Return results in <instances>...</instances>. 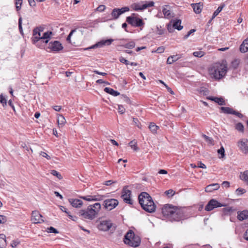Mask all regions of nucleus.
I'll use <instances>...</instances> for the list:
<instances>
[{
    "label": "nucleus",
    "mask_w": 248,
    "mask_h": 248,
    "mask_svg": "<svg viewBox=\"0 0 248 248\" xmlns=\"http://www.w3.org/2000/svg\"><path fill=\"white\" fill-rule=\"evenodd\" d=\"M101 208L98 202L89 205L86 209L80 210L78 215L82 219L92 220L97 216Z\"/></svg>",
    "instance_id": "1"
},
{
    "label": "nucleus",
    "mask_w": 248,
    "mask_h": 248,
    "mask_svg": "<svg viewBox=\"0 0 248 248\" xmlns=\"http://www.w3.org/2000/svg\"><path fill=\"white\" fill-rule=\"evenodd\" d=\"M228 71L226 62L215 63L209 70L210 74L212 78L219 80L225 77Z\"/></svg>",
    "instance_id": "2"
},
{
    "label": "nucleus",
    "mask_w": 248,
    "mask_h": 248,
    "mask_svg": "<svg viewBox=\"0 0 248 248\" xmlns=\"http://www.w3.org/2000/svg\"><path fill=\"white\" fill-rule=\"evenodd\" d=\"M139 203L145 211L152 213L155 211V207L152 197L146 192H142L139 196Z\"/></svg>",
    "instance_id": "3"
},
{
    "label": "nucleus",
    "mask_w": 248,
    "mask_h": 248,
    "mask_svg": "<svg viewBox=\"0 0 248 248\" xmlns=\"http://www.w3.org/2000/svg\"><path fill=\"white\" fill-rule=\"evenodd\" d=\"M124 242L126 245L136 248L140 246L141 240L132 230H129L124 236Z\"/></svg>",
    "instance_id": "4"
},
{
    "label": "nucleus",
    "mask_w": 248,
    "mask_h": 248,
    "mask_svg": "<svg viewBox=\"0 0 248 248\" xmlns=\"http://www.w3.org/2000/svg\"><path fill=\"white\" fill-rule=\"evenodd\" d=\"M162 213L164 216L168 217L169 219L170 217H174L177 214L181 215L182 214L178 208L169 204L165 205L162 208Z\"/></svg>",
    "instance_id": "5"
},
{
    "label": "nucleus",
    "mask_w": 248,
    "mask_h": 248,
    "mask_svg": "<svg viewBox=\"0 0 248 248\" xmlns=\"http://www.w3.org/2000/svg\"><path fill=\"white\" fill-rule=\"evenodd\" d=\"M154 2L153 1H140L133 3L131 5V8L134 11H143L148 7H151L154 6Z\"/></svg>",
    "instance_id": "6"
},
{
    "label": "nucleus",
    "mask_w": 248,
    "mask_h": 248,
    "mask_svg": "<svg viewBox=\"0 0 248 248\" xmlns=\"http://www.w3.org/2000/svg\"><path fill=\"white\" fill-rule=\"evenodd\" d=\"M135 15V14H133L132 16L127 17L126 21L134 27H140L143 25L144 23L142 20L134 16Z\"/></svg>",
    "instance_id": "7"
},
{
    "label": "nucleus",
    "mask_w": 248,
    "mask_h": 248,
    "mask_svg": "<svg viewBox=\"0 0 248 248\" xmlns=\"http://www.w3.org/2000/svg\"><path fill=\"white\" fill-rule=\"evenodd\" d=\"M41 31L39 28H35L33 31V36L32 37V41L33 43L37 46H39V42L42 41V36L41 35Z\"/></svg>",
    "instance_id": "8"
},
{
    "label": "nucleus",
    "mask_w": 248,
    "mask_h": 248,
    "mask_svg": "<svg viewBox=\"0 0 248 248\" xmlns=\"http://www.w3.org/2000/svg\"><path fill=\"white\" fill-rule=\"evenodd\" d=\"M118 201L115 199H108L104 201V207L108 210L113 209L118 205Z\"/></svg>",
    "instance_id": "9"
},
{
    "label": "nucleus",
    "mask_w": 248,
    "mask_h": 248,
    "mask_svg": "<svg viewBox=\"0 0 248 248\" xmlns=\"http://www.w3.org/2000/svg\"><path fill=\"white\" fill-rule=\"evenodd\" d=\"M80 198L87 202H91L102 201L104 199V196L99 194L88 195L86 196H80Z\"/></svg>",
    "instance_id": "10"
},
{
    "label": "nucleus",
    "mask_w": 248,
    "mask_h": 248,
    "mask_svg": "<svg viewBox=\"0 0 248 248\" xmlns=\"http://www.w3.org/2000/svg\"><path fill=\"white\" fill-rule=\"evenodd\" d=\"M129 11V8L128 7H124L121 9L114 8L112 10L111 15L113 19H116L119 17L120 15Z\"/></svg>",
    "instance_id": "11"
},
{
    "label": "nucleus",
    "mask_w": 248,
    "mask_h": 248,
    "mask_svg": "<svg viewBox=\"0 0 248 248\" xmlns=\"http://www.w3.org/2000/svg\"><path fill=\"white\" fill-rule=\"evenodd\" d=\"M224 204L219 202L215 199L211 200L205 206V210L207 211L212 210L215 208L224 206Z\"/></svg>",
    "instance_id": "12"
},
{
    "label": "nucleus",
    "mask_w": 248,
    "mask_h": 248,
    "mask_svg": "<svg viewBox=\"0 0 248 248\" xmlns=\"http://www.w3.org/2000/svg\"><path fill=\"white\" fill-rule=\"evenodd\" d=\"M239 150L244 154L248 153V140L247 139H242L237 142Z\"/></svg>",
    "instance_id": "13"
},
{
    "label": "nucleus",
    "mask_w": 248,
    "mask_h": 248,
    "mask_svg": "<svg viewBox=\"0 0 248 248\" xmlns=\"http://www.w3.org/2000/svg\"><path fill=\"white\" fill-rule=\"evenodd\" d=\"M113 41V39H109L107 40H102L100 41L97 42L94 45L86 48V50L95 48L96 47H102L105 46H109Z\"/></svg>",
    "instance_id": "14"
},
{
    "label": "nucleus",
    "mask_w": 248,
    "mask_h": 248,
    "mask_svg": "<svg viewBox=\"0 0 248 248\" xmlns=\"http://www.w3.org/2000/svg\"><path fill=\"white\" fill-rule=\"evenodd\" d=\"M112 226V223L110 220H102L98 225V229L102 231H108Z\"/></svg>",
    "instance_id": "15"
},
{
    "label": "nucleus",
    "mask_w": 248,
    "mask_h": 248,
    "mask_svg": "<svg viewBox=\"0 0 248 248\" xmlns=\"http://www.w3.org/2000/svg\"><path fill=\"white\" fill-rule=\"evenodd\" d=\"M48 48L52 51L58 52L62 49L63 46L60 42L54 41L49 43Z\"/></svg>",
    "instance_id": "16"
},
{
    "label": "nucleus",
    "mask_w": 248,
    "mask_h": 248,
    "mask_svg": "<svg viewBox=\"0 0 248 248\" xmlns=\"http://www.w3.org/2000/svg\"><path fill=\"white\" fill-rule=\"evenodd\" d=\"M181 21L176 19L171 22L170 24L168 25V30L170 32L172 31L173 29H176L179 31L183 29V26L181 25Z\"/></svg>",
    "instance_id": "17"
},
{
    "label": "nucleus",
    "mask_w": 248,
    "mask_h": 248,
    "mask_svg": "<svg viewBox=\"0 0 248 248\" xmlns=\"http://www.w3.org/2000/svg\"><path fill=\"white\" fill-rule=\"evenodd\" d=\"M130 195L131 191L127 189V188H124L123 190L121 197L125 202L131 204L132 202L131 199Z\"/></svg>",
    "instance_id": "18"
},
{
    "label": "nucleus",
    "mask_w": 248,
    "mask_h": 248,
    "mask_svg": "<svg viewBox=\"0 0 248 248\" xmlns=\"http://www.w3.org/2000/svg\"><path fill=\"white\" fill-rule=\"evenodd\" d=\"M31 220L35 224L41 223L44 222L42 215L37 211H32Z\"/></svg>",
    "instance_id": "19"
},
{
    "label": "nucleus",
    "mask_w": 248,
    "mask_h": 248,
    "mask_svg": "<svg viewBox=\"0 0 248 248\" xmlns=\"http://www.w3.org/2000/svg\"><path fill=\"white\" fill-rule=\"evenodd\" d=\"M54 35V33L50 31H47L43 33L42 35V42L44 44H46L48 43L50 39Z\"/></svg>",
    "instance_id": "20"
},
{
    "label": "nucleus",
    "mask_w": 248,
    "mask_h": 248,
    "mask_svg": "<svg viewBox=\"0 0 248 248\" xmlns=\"http://www.w3.org/2000/svg\"><path fill=\"white\" fill-rule=\"evenodd\" d=\"M68 201L70 204L75 208H80L83 204L81 200L77 199H69Z\"/></svg>",
    "instance_id": "21"
},
{
    "label": "nucleus",
    "mask_w": 248,
    "mask_h": 248,
    "mask_svg": "<svg viewBox=\"0 0 248 248\" xmlns=\"http://www.w3.org/2000/svg\"><path fill=\"white\" fill-rule=\"evenodd\" d=\"M207 99L210 100H212L218 104L219 105L223 106L225 105V102L224 98L222 97H213L209 96L207 97Z\"/></svg>",
    "instance_id": "22"
},
{
    "label": "nucleus",
    "mask_w": 248,
    "mask_h": 248,
    "mask_svg": "<svg viewBox=\"0 0 248 248\" xmlns=\"http://www.w3.org/2000/svg\"><path fill=\"white\" fill-rule=\"evenodd\" d=\"M237 218L240 221L248 219V210H244L238 212Z\"/></svg>",
    "instance_id": "23"
},
{
    "label": "nucleus",
    "mask_w": 248,
    "mask_h": 248,
    "mask_svg": "<svg viewBox=\"0 0 248 248\" xmlns=\"http://www.w3.org/2000/svg\"><path fill=\"white\" fill-rule=\"evenodd\" d=\"M194 11L196 14H200L202 10L203 5L201 2L191 4Z\"/></svg>",
    "instance_id": "24"
},
{
    "label": "nucleus",
    "mask_w": 248,
    "mask_h": 248,
    "mask_svg": "<svg viewBox=\"0 0 248 248\" xmlns=\"http://www.w3.org/2000/svg\"><path fill=\"white\" fill-rule=\"evenodd\" d=\"M66 121L63 115L57 114V123L59 127H62Z\"/></svg>",
    "instance_id": "25"
},
{
    "label": "nucleus",
    "mask_w": 248,
    "mask_h": 248,
    "mask_svg": "<svg viewBox=\"0 0 248 248\" xmlns=\"http://www.w3.org/2000/svg\"><path fill=\"white\" fill-rule=\"evenodd\" d=\"M179 210L182 213L181 215H179L178 214L174 216V217H170V219L171 221H179L181 220L184 219L185 218L184 212L182 209H179Z\"/></svg>",
    "instance_id": "26"
},
{
    "label": "nucleus",
    "mask_w": 248,
    "mask_h": 248,
    "mask_svg": "<svg viewBox=\"0 0 248 248\" xmlns=\"http://www.w3.org/2000/svg\"><path fill=\"white\" fill-rule=\"evenodd\" d=\"M219 188V185L218 184H213L208 185L205 188V191L211 192L214 190L218 189Z\"/></svg>",
    "instance_id": "27"
},
{
    "label": "nucleus",
    "mask_w": 248,
    "mask_h": 248,
    "mask_svg": "<svg viewBox=\"0 0 248 248\" xmlns=\"http://www.w3.org/2000/svg\"><path fill=\"white\" fill-rule=\"evenodd\" d=\"M240 50L242 53H245L248 51V38L246 39L240 45Z\"/></svg>",
    "instance_id": "28"
},
{
    "label": "nucleus",
    "mask_w": 248,
    "mask_h": 248,
    "mask_svg": "<svg viewBox=\"0 0 248 248\" xmlns=\"http://www.w3.org/2000/svg\"><path fill=\"white\" fill-rule=\"evenodd\" d=\"M239 177L241 180L248 185V170L241 172Z\"/></svg>",
    "instance_id": "29"
},
{
    "label": "nucleus",
    "mask_w": 248,
    "mask_h": 248,
    "mask_svg": "<svg viewBox=\"0 0 248 248\" xmlns=\"http://www.w3.org/2000/svg\"><path fill=\"white\" fill-rule=\"evenodd\" d=\"M104 91L114 96H117L120 94V93L118 91H115L113 89L108 88V87H106L104 89Z\"/></svg>",
    "instance_id": "30"
},
{
    "label": "nucleus",
    "mask_w": 248,
    "mask_h": 248,
    "mask_svg": "<svg viewBox=\"0 0 248 248\" xmlns=\"http://www.w3.org/2000/svg\"><path fill=\"white\" fill-rule=\"evenodd\" d=\"M149 128L153 134H155L157 133V131L159 127L155 125L154 123H151L149 126Z\"/></svg>",
    "instance_id": "31"
},
{
    "label": "nucleus",
    "mask_w": 248,
    "mask_h": 248,
    "mask_svg": "<svg viewBox=\"0 0 248 248\" xmlns=\"http://www.w3.org/2000/svg\"><path fill=\"white\" fill-rule=\"evenodd\" d=\"M6 246V236L3 234H0V248H4Z\"/></svg>",
    "instance_id": "32"
},
{
    "label": "nucleus",
    "mask_w": 248,
    "mask_h": 248,
    "mask_svg": "<svg viewBox=\"0 0 248 248\" xmlns=\"http://www.w3.org/2000/svg\"><path fill=\"white\" fill-rule=\"evenodd\" d=\"M180 57H178L177 55H173L171 56L168 57L167 63V64H172L173 62H176L178 60L180 59Z\"/></svg>",
    "instance_id": "33"
},
{
    "label": "nucleus",
    "mask_w": 248,
    "mask_h": 248,
    "mask_svg": "<svg viewBox=\"0 0 248 248\" xmlns=\"http://www.w3.org/2000/svg\"><path fill=\"white\" fill-rule=\"evenodd\" d=\"M197 91L200 95L206 96L209 93L208 89L204 87L200 88Z\"/></svg>",
    "instance_id": "34"
},
{
    "label": "nucleus",
    "mask_w": 248,
    "mask_h": 248,
    "mask_svg": "<svg viewBox=\"0 0 248 248\" xmlns=\"http://www.w3.org/2000/svg\"><path fill=\"white\" fill-rule=\"evenodd\" d=\"M220 109L224 113L231 114H232L233 110V109L232 108L224 107H221L220 108Z\"/></svg>",
    "instance_id": "35"
},
{
    "label": "nucleus",
    "mask_w": 248,
    "mask_h": 248,
    "mask_svg": "<svg viewBox=\"0 0 248 248\" xmlns=\"http://www.w3.org/2000/svg\"><path fill=\"white\" fill-rule=\"evenodd\" d=\"M224 6V5L222 4L217 8V9L214 12V13L213 15L212 19L214 18L216 16H217L218 15V14L222 10Z\"/></svg>",
    "instance_id": "36"
},
{
    "label": "nucleus",
    "mask_w": 248,
    "mask_h": 248,
    "mask_svg": "<svg viewBox=\"0 0 248 248\" xmlns=\"http://www.w3.org/2000/svg\"><path fill=\"white\" fill-rule=\"evenodd\" d=\"M202 137L205 139V141L208 143L209 145H213V140L212 138L209 137L204 134L202 135Z\"/></svg>",
    "instance_id": "37"
},
{
    "label": "nucleus",
    "mask_w": 248,
    "mask_h": 248,
    "mask_svg": "<svg viewBox=\"0 0 248 248\" xmlns=\"http://www.w3.org/2000/svg\"><path fill=\"white\" fill-rule=\"evenodd\" d=\"M135 46V43L133 41L129 42L124 45V47L126 48H132Z\"/></svg>",
    "instance_id": "38"
},
{
    "label": "nucleus",
    "mask_w": 248,
    "mask_h": 248,
    "mask_svg": "<svg viewBox=\"0 0 248 248\" xmlns=\"http://www.w3.org/2000/svg\"><path fill=\"white\" fill-rule=\"evenodd\" d=\"M205 54V53L202 51H195L193 53V55L194 56L196 57L201 58Z\"/></svg>",
    "instance_id": "39"
},
{
    "label": "nucleus",
    "mask_w": 248,
    "mask_h": 248,
    "mask_svg": "<svg viewBox=\"0 0 248 248\" xmlns=\"http://www.w3.org/2000/svg\"><path fill=\"white\" fill-rule=\"evenodd\" d=\"M235 128L239 131H244V126L241 123H238L235 125Z\"/></svg>",
    "instance_id": "40"
},
{
    "label": "nucleus",
    "mask_w": 248,
    "mask_h": 248,
    "mask_svg": "<svg viewBox=\"0 0 248 248\" xmlns=\"http://www.w3.org/2000/svg\"><path fill=\"white\" fill-rule=\"evenodd\" d=\"M51 174L54 176H56L60 180L62 179V178L61 174L55 170H51Z\"/></svg>",
    "instance_id": "41"
},
{
    "label": "nucleus",
    "mask_w": 248,
    "mask_h": 248,
    "mask_svg": "<svg viewBox=\"0 0 248 248\" xmlns=\"http://www.w3.org/2000/svg\"><path fill=\"white\" fill-rule=\"evenodd\" d=\"M0 103L2 104L3 107L7 105V100L2 94L0 95Z\"/></svg>",
    "instance_id": "42"
},
{
    "label": "nucleus",
    "mask_w": 248,
    "mask_h": 248,
    "mask_svg": "<svg viewBox=\"0 0 248 248\" xmlns=\"http://www.w3.org/2000/svg\"><path fill=\"white\" fill-rule=\"evenodd\" d=\"M18 28H19L20 33L22 35H23V31L22 27V17H21V16H20L19 18L18 19Z\"/></svg>",
    "instance_id": "43"
},
{
    "label": "nucleus",
    "mask_w": 248,
    "mask_h": 248,
    "mask_svg": "<svg viewBox=\"0 0 248 248\" xmlns=\"http://www.w3.org/2000/svg\"><path fill=\"white\" fill-rule=\"evenodd\" d=\"M163 13L166 17L168 18L170 16V11L169 10H168L167 8H164L163 9Z\"/></svg>",
    "instance_id": "44"
},
{
    "label": "nucleus",
    "mask_w": 248,
    "mask_h": 248,
    "mask_svg": "<svg viewBox=\"0 0 248 248\" xmlns=\"http://www.w3.org/2000/svg\"><path fill=\"white\" fill-rule=\"evenodd\" d=\"M217 153L221 155L219 156V158H223L224 156L225 150L223 146H221V148L217 150Z\"/></svg>",
    "instance_id": "45"
},
{
    "label": "nucleus",
    "mask_w": 248,
    "mask_h": 248,
    "mask_svg": "<svg viewBox=\"0 0 248 248\" xmlns=\"http://www.w3.org/2000/svg\"><path fill=\"white\" fill-rule=\"evenodd\" d=\"M47 232L48 233H58V231L54 227H50L47 228Z\"/></svg>",
    "instance_id": "46"
},
{
    "label": "nucleus",
    "mask_w": 248,
    "mask_h": 248,
    "mask_svg": "<svg viewBox=\"0 0 248 248\" xmlns=\"http://www.w3.org/2000/svg\"><path fill=\"white\" fill-rule=\"evenodd\" d=\"M118 110L119 112L122 114L125 112V109L123 106L119 105H118Z\"/></svg>",
    "instance_id": "47"
},
{
    "label": "nucleus",
    "mask_w": 248,
    "mask_h": 248,
    "mask_svg": "<svg viewBox=\"0 0 248 248\" xmlns=\"http://www.w3.org/2000/svg\"><path fill=\"white\" fill-rule=\"evenodd\" d=\"M129 144L131 147V148H132L135 151H136L137 150V147L136 146V142H135V141L133 140L130 141L129 143Z\"/></svg>",
    "instance_id": "48"
},
{
    "label": "nucleus",
    "mask_w": 248,
    "mask_h": 248,
    "mask_svg": "<svg viewBox=\"0 0 248 248\" xmlns=\"http://www.w3.org/2000/svg\"><path fill=\"white\" fill-rule=\"evenodd\" d=\"M239 64V60H234L232 62V65L234 68H236L237 67Z\"/></svg>",
    "instance_id": "49"
},
{
    "label": "nucleus",
    "mask_w": 248,
    "mask_h": 248,
    "mask_svg": "<svg viewBox=\"0 0 248 248\" xmlns=\"http://www.w3.org/2000/svg\"><path fill=\"white\" fill-rule=\"evenodd\" d=\"M156 33L159 35H162L164 33V30L161 29V27H156Z\"/></svg>",
    "instance_id": "50"
},
{
    "label": "nucleus",
    "mask_w": 248,
    "mask_h": 248,
    "mask_svg": "<svg viewBox=\"0 0 248 248\" xmlns=\"http://www.w3.org/2000/svg\"><path fill=\"white\" fill-rule=\"evenodd\" d=\"M106 9V6L104 5H100L96 9V11L98 12H103Z\"/></svg>",
    "instance_id": "51"
},
{
    "label": "nucleus",
    "mask_w": 248,
    "mask_h": 248,
    "mask_svg": "<svg viewBox=\"0 0 248 248\" xmlns=\"http://www.w3.org/2000/svg\"><path fill=\"white\" fill-rule=\"evenodd\" d=\"M246 192V190L243 188H239L236 189V192L237 195H241Z\"/></svg>",
    "instance_id": "52"
},
{
    "label": "nucleus",
    "mask_w": 248,
    "mask_h": 248,
    "mask_svg": "<svg viewBox=\"0 0 248 248\" xmlns=\"http://www.w3.org/2000/svg\"><path fill=\"white\" fill-rule=\"evenodd\" d=\"M165 50V48L164 46H160L159 47L157 48V49L155 51H153V52H157L158 53H162L163 52H164Z\"/></svg>",
    "instance_id": "53"
},
{
    "label": "nucleus",
    "mask_w": 248,
    "mask_h": 248,
    "mask_svg": "<svg viewBox=\"0 0 248 248\" xmlns=\"http://www.w3.org/2000/svg\"><path fill=\"white\" fill-rule=\"evenodd\" d=\"M7 221V217L3 215H0V224H3Z\"/></svg>",
    "instance_id": "54"
},
{
    "label": "nucleus",
    "mask_w": 248,
    "mask_h": 248,
    "mask_svg": "<svg viewBox=\"0 0 248 248\" xmlns=\"http://www.w3.org/2000/svg\"><path fill=\"white\" fill-rule=\"evenodd\" d=\"M22 3V0H16V11H18L20 9Z\"/></svg>",
    "instance_id": "55"
},
{
    "label": "nucleus",
    "mask_w": 248,
    "mask_h": 248,
    "mask_svg": "<svg viewBox=\"0 0 248 248\" xmlns=\"http://www.w3.org/2000/svg\"><path fill=\"white\" fill-rule=\"evenodd\" d=\"M119 60H120V62H121L122 63H124L126 65H128L129 64V62L122 57L120 58Z\"/></svg>",
    "instance_id": "56"
},
{
    "label": "nucleus",
    "mask_w": 248,
    "mask_h": 248,
    "mask_svg": "<svg viewBox=\"0 0 248 248\" xmlns=\"http://www.w3.org/2000/svg\"><path fill=\"white\" fill-rule=\"evenodd\" d=\"M174 193H175L174 191L172 189H169V190L165 191V194L168 196H169V195L173 196L174 194Z\"/></svg>",
    "instance_id": "57"
},
{
    "label": "nucleus",
    "mask_w": 248,
    "mask_h": 248,
    "mask_svg": "<svg viewBox=\"0 0 248 248\" xmlns=\"http://www.w3.org/2000/svg\"><path fill=\"white\" fill-rule=\"evenodd\" d=\"M197 167L200 168H202V169L206 168V165L202 163V162H199L198 163Z\"/></svg>",
    "instance_id": "58"
},
{
    "label": "nucleus",
    "mask_w": 248,
    "mask_h": 248,
    "mask_svg": "<svg viewBox=\"0 0 248 248\" xmlns=\"http://www.w3.org/2000/svg\"><path fill=\"white\" fill-rule=\"evenodd\" d=\"M232 114L235 115L237 116V117H238L239 118H242L243 116V115L241 113H240V112H239L238 111H236L234 110H233Z\"/></svg>",
    "instance_id": "59"
},
{
    "label": "nucleus",
    "mask_w": 248,
    "mask_h": 248,
    "mask_svg": "<svg viewBox=\"0 0 248 248\" xmlns=\"http://www.w3.org/2000/svg\"><path fill=\"white\" fill-rule=\"evenodd\" d=\"M116 182V181H114L112 180H108V181H105L104 183V184L106 186H110L112 184L115 183Z\"/></svg>",
    "instance_id": "60"
},
{
    "label": "nucleus",
    "mask_w": 248,
    "mask_h": 248,
    "mask_svg": "<svg viewBox=\"0 0 248 248\" xmlns=\"http://www.w3.org/2000/svg\"><path fill=\"white\" fill-rule=\"evenodd\" d=\"M195 31V30L194 29L190 30L188 32L187 34L185 36V37H184L185 39H187L191 33H193Z\"/></svg>",
    "instance_id": "61"
},
{
    "label": "nucleus",
    "mask_w": 248,
    "mask_h": 248,
    "mask_svg": "<svg viewBox=\"0 0 248 248\" xmlns=\"http://www.w3.org/2000/svg\"><path fill=\"white\" fill-rule=\"evenodd\" d=\"M96 83H99V84H102V83H105L107 85H109V83L107 82V81H104L102 79H98L97 80H96Z\"/></svg>",
    "instance_id": "62"
},
{
    "label": "nucleus",
    "mask_w": 248,
    "mask_h": 248,
    "mask_svg": "<svg viewBox=\"0 0 248 248\" xmlns=\"http://www.w3.org/2000/svg\"><path fill=\"white\" fill-rule=\"evenodd\" d=\"M30 5L31 7H34L36 5L34 0H28Z\"/></svg>",
    "instance_id": "63"
},
{
    "label": "nucleus",
    "mask_w": 248,
    "mask_h": 248,
    "mask_svg": "<svg viewBox=\"0 0 248 248\" xmlns=\"http://www.w3.org/2000/svg\"><path fill=\"white\" fill-rule=\"evenodd\" d=\"M53 108L56 111H60L62 108L60 106H53Z\"/></svg>",
    "instance_id": "64"
}]
</instances>
